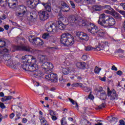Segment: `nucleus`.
Segmentation results:
<instances>
[{
	"label": "nucleus",
	"instance_id": "obj_1",
	"mask_svg": "<svg viewBox=\"0 0 125 125\" xmlns=\"http://www.w3.org/2000/svg\"><path fill=\"white\" fill-rule=\"evenodd\" d=\"M22 62L21 63V68L25 71L31 72L36 71L38 69V65L36 64L37 59L32 55H26L22 57Z\"/></svg>",
	"mask_w": 125,
	"mask_h": 125
},
{
	"label": "nucleus",
	"instance_id": "obj_2",
	"mask_svg": "<svg viewBox=\"0 0 125 125\" xmlns=\"http://www.w3.org/2000/svg\"><path fill=\"white\" fill-rule=\"evenodd\" d=\"M40 63H43L41 65L42 70L45 73H50L53 69V65L49 62H46L48 58L46 55H39L38 57Z\"/></svg>",
	"mask_w": 125,
	"mask_h": 125
},
{
	"label": "nucleus",
	"instance_id": "obj_3",
	"mask_svg": "<svg viewBox=\"0 0 125 125\" xmlns=\"http://www.w3.org/2000/svg\"><path fill=\"white\" fill-rule=\"evenodd\" d=\"M61 42L65 46H72L75 43V39L70 34L64 33L61 35Z\"/></svg>",
	"mask_w": 125,
	"mask_h": 125
},
{
	"label": "nucleus",
	"instance_id": "obj_4",
	"mask_svg": "<svg viewBox=\"0 0 125 125\" xmlns=\"http://www.w3.org/2000/svg\"><path fill=\"white\" fill-rule=\"evenodd\" d=\"M108 44H109L108 42L102 41L99 42V46H97L96 48H93V47H91V46H88L85 47L84 50L86 51H90V50H92L93 49H96L97 51H100V50H103L104 47L107 46Z\"/></svg>",
	"mask_w": 125,
	"mask_h": 125
},
{
	"label": "nucleus",
	"instance_id": "obj_5",
	"mask_svg": "<svg viewBox=\"0 0 125 125\" xmlns=\"http://www.w3.org/2000/svg\"><path fill=\"white\" fill-rule=\"evenodd\" d=\"M14 50H12V52H14L15 50H22V51H26L27 52H35L36 49L32 48L28 45H21V46L14 45L13 47Z\"/></svg>",
	"mask_w": 125,
	"mask_h": 125
},
{
	"label": "nucleus",
	"instance_id": "obj_6",
	"mask_svg": "<svg viewBox=\"0 0 125 125\" xmlns=\"http://www.w3.org/2000/svg\"><path fill=\"white\" fill-rule=\"evenodd\" d=\"M30 42L32 43L33 45L41 46L43 44V41L39 38L36 37L35 36L30 35L28 37Z\"/></svg>",
	"mask_w": 125,
	"mask_h": 125
},
{
	"label": "nucleus",
	"instance_id": "obj_7",
	"mask_svg": "<svg viewBox=\"0 0 125 125\" xmlns=\"http://www.w3.org/2000/svg\"><path fill=\"white\" fill-rule=\"evenodd\" d=\"M46 30L49 33L52 32L53 33H57L58 32V27L56 24L53 23L52 21H49L45 24V26Z\"/></svg>",
	"mask_w": 125,
	"mask_h": 125
},
{
	"label": "nucleus",
	"instance_id": "obj_8",
	"mask_svg": "<svg viewBox=\"0 0 125 125\" xmlns=\"http://www.w3.org/2000/svg\"><path fill=\"white\" fill-rule=\"evenodd\" d=\"M77 42H87L89 40V37L87 36V34L83 33V32L78 31L76 33Z\"/></svg>",
	"mask_w": 125,
	"mask_h": 125
},
{
	"label": "nucleus",
	"instance_id": "obj_9",
	"mask_svg": "<svg viewBox=\"0 0 125 125\" xmlns=\"http://www.w3.org/2000/svg\"><path fill=\"white\" fill-rule=\"evenodd\" d=\"M38 15L40 20H42V21H44V20H47V19L49 18V14L45 11H40L38 12Z\"/></svg>",
	"mask_w": 125,
	"mask_h": 125
},
{
	"label": "nucleus",
	"instance_id": "obj_10",
	"mask_svg": "<svg viewBox=\"0 0 125 125\" xmlns=\"http://www.w3.org/2000/svg\"><path fill=\"white\" fill-rule=\"evenodd\" d=\"M107 95L110 96V100L113 101L116 99H118V94L116 93V90L113 89L112 91L110 90V88L107 87Z\"/></svg>",
	"mask_w": 125,
	"mask_h": 125
},
{
	"label": "nucleus",
	"instance_id": "obj_11",
	"mask_svg": "<svg viewBox=\"0 0 125 125\" xmlns=\"http://www.w3.org/2000/svg\"><path fill=\"white\" fill-rule=\"evenodd\" d=\"M99 28L97 26L93 23H91L89 27H88V32L91 33L93 35H97Z\"/></svg>",
	"mask_w": 125,
	"mask_h": 125
},
{
	"label": "nucleus",
	"instance_id": "obj_12",
	"mask_svg": "<svg viewBox=\"0 0 125 125\" xmlns=\"http://www.w3.org/2000/svg\"><path fill=\"white\" fill-rule=\"evenodd\" d=\"M107 21V19H106V16L105 14H102L99 16V19L98 21V24L101 25V26H103L104 27L105 25H106V22Z\"/></svg>",
	"mask_w": 125,
	"mask_h": 125
},
{
	"label": "nucleus",
	"instance_id": "obj_13",
	"mask_svg": "<svg viewBox=\"0 0 125 125\" xmlns=\"http://www.w3.org/2000/svg\"><path fill=\"white\" fill-rule=\"evenodd\" d=\"M39 0H27L26 5L30 8H35L39 4Z\"/></svg>",
	"mask_w": 125,
	"mask_h": 125
},
{
	"label": "nucleus",
	"instance_id": "obj_14",
	"mask_svg": "<svg viewBox=\"0 0 125 125\" xmlns=\"http://www.w3.org/2000/svg\"><path fill=\"white\" fill-rule=\"evenodd\" d=\"M45 79L48 80V81H51L53 83L57 82L58 79L57 78V76L54 73H51L45 75Z\"/></svg>",
	"mask_w": 125,
	"mask_h": 125
},
{
	"label": "nucleus",
	"instance_id": "obj_15",
	"mask_svg": "<svg viewBox=\"0 0 125 125\" xmlns=\"http://www.w3.org/2000/svg\"><path fill=\"white\" fill-rule=\"evenodd\" d=\"M106 24H104V27L114 26L116 24V21L114 18L112 17H109L108 19H106Z\"/></svg>",
	"mask_w": 125,
	"mask_h": 125
},
{
	"label": "nucleus",
	"instance_id": "obj_16",
	"mask_svg": "<svg viewBox=\"0 0 125 125\" xmlns=\"http://www.w3.org/2000/svg\"><path fill=\"white\" fill-rule=\"evenodd\" d=\"M5 64L8 67L12 68V69H16V66H17L15 61H13V60L11 59L10 60L7 61V62Z\"/></svg>",
	"mask_w": 125,
	"mask_h": 125
},
{
	"label": "nucleus",
	"instance_id": "obj_17",
	"mask_svg": "<svg viewBox=\"0 0 125 125\" xmlns=\"http://www.w3.org/2000/svg\"><path fill=\"white\" fill-rule=\"evenodd\" d=\"M31 74L32 76L37 78H42L43 76L42 72L38 69L34 70Z\"/></svg>",
	"mask_w": 125,
	"mask_h": 125
},
{
	"label": "nucleus",
	"instance_id": "obj_18",
	"mask_svg": "<svg viewBox=\"0 0 125 125\" xmlns=\"http://www.w3.org/2000/svg\"><path fill=\"white\" fill-rule=\"evenodd\" d=\"M68 21L71 24H76V23H78V19H77L76 16L74 15L69 16L68 18Z\"/></svg>",
	"mask_w": 125,
	"mask_h": 125
},
{
	"label": "nucleus",
	"instance_id": "obj_19",
	"mask_svg": "<svg viewBox=\"0 0 125 125\" xmlns=\"http://www.w3.org/2000/svg\"><path fill=\"white\" fill-rule=\"evenodd\" d=\"M42 4L44 6L46 11H48V12H51V4L50 2H42Z\"/></svg>",
	"mask_w": 125,
	"mask_h": 125
},
{
	"label": "nucleus",
	"instance_id": "obj_20",
	"mask_svg": "<svg viewBox=\"0 0 125 125\" xmlns=\"http://www.w3.org/2000/svg\"><path fill=\"white\" fill-rule=\"evenodd\" d=\"M17 3V0H8L7 5L10 8H14Z\"/></svg>",
	"mask_w": 125,
	"mask_h": 125
},
{
	"label": "nucleus",
	"instance_id": "obj_21",
	"mask_svg": "<svg viewBox=\"0 0 125 125\" xmlns=\"http://www.w3.org/2000/svg\"><path fill=\"white\" fill-rule=\"evenodd\" d=\"M111 15L115 18V19H117V20H122V16L119 13L116 12L115 10H113L112 12Z\"/></svg>",
	"mask_w": 125,
	"mask_h": 125
},
{
	"label": "nucleus",
	"instance_id": "obj_22",
	"mask_svg": "<svg viewBox=\"0 0 125 125\" xmlns=\"http://www.w3.org/2000/svg\"><path fill=\"white\" fill-rule=\"evenodd\" d=\"M86 63L84 62H78L76 63V66L79 69H85Z\"/></svg>",
	"mask_w": 125,
	"mask_h": 125
},
{
	"label": "nucleus",
	"instance_id": "obj_23",
	"mask_svg": "<svg viewBox=\"0 0 125 125\" xmlns=\"http://www.w3.org/2000/svg\"><path fill=\"white\" fill-rule=\"evenodd\" d=\"M81 24H82L83 27L86 26L87 27H89L91 25V23L90 22L87 21L86 19H83L81 21Z\"/></svg>",
	"mask_w": 125,
	"mask_h": 125
},
{
	"label": "nucleus",
	"instance_id": "obj_24",
	"mask_svg": "<svg viewBox=\"0 0 125 125\" xmlns=\"http://www.w3.org/2000/svg\"><path fill=\"white\" fill-rule=\"evenodd\" d=\"M57 25H58V28L60 30H64L66 28V26L61 21H58Z\"/></svg>",
	"mask_w": 125,
	"mask_h": 125
},
{
	"label": "nucleus",
	"instance_id": "obj_25",
	"mask_svg": "<svg viewBox=\"0 0 125 125\" xmlns=\"http://www.w3.org/2000/svg\"><path fill=\"white\" fill-rule=\"evenodd\" d=\"M93 11H101L102 9V6L100 5H94L92 7Z\"/></svg>",
	"mask_w": 125,
	"mask_h": 125
},
{
	"label": "nucleus",
	"instance_id": "obj_26",
	"mask_svg": "<svg viewBox=\"0 0 125 125\" xmlns=\"http://www.w3.org/2000/svg\"><path fill=\"white\" fill-rule=\"evenodd\" d=\"M97 34L98 37L102 38V37H104V35H105V31L103 29H99L98 30Z\"/></svg>",
	"mask_w": 125,
	"mask_h": 125
},
{
	"label": "nucleus",
	"instance_id": "obj_27",
	"mask_svg": "<svg viewBox=\"0 0 125 125\" xmlns=\"http://www.w3.org/2000/svg\"><path fill=\"white\" fill-rule=\"evenodd\" d=\"M100 99H102V100H105V99L107 98V94H106V92L103 91L102 92L100 93Z\"/></svg>",
	"mask_w": 125,
	"mask_h": 125
},
{
	"label": "nucleus",
	"instance_id": "obj_28",
	"mask_svg": "<svg viewBox=\"0 0 125 125\" xmlns=\"http://www.w3.org/2000/svg\"><path fill=\"white\" fill-rule=\"evenodd\" d=\"M38 18V15L36 12L31 13H30V19L33 21H36Z\"/></svg>",
	"mask_w": 125,
	"mask_h": 125
},
{
	"label": "nucleus",
	"instance_id": "obj_29",
	"mask_svg": "<svg viewBox=\"0 0 125 125\" xmlns=\"http://www.w3.org/2000/svg\"><path fill=\"white\" fill-rule=\"evenodd\" d=\"M11 59V57L9 55L5 54L3 56V60L4 61L5 63H6L7 61Z\"/></svg>",
	"mask_w": 125,
	"mask_h": 125
},
{
	"label": "nucleus",
	"instance_id": "obj_30",
	"mask_svg": "<svg viewBox=\"0 0 125 125\" xmlns=\"http://www.w3.org/2000/svg\"><path fill=\"white\" fill-rule=\"evenodd\" d=\"M6 45V42L5 39L0 38V47H4Z\"/></svg>",
	"mask_w": 125,
	"mask_h": 125
},
{
	"label": "nucleus",
	"instance_id": "obj_31",
	"mask_svg": "<svg viewBox=\"0 0 125 125\" xmlns=\"http://www.w3.org/2000/svg\"><path fill=\"white\" fill-rule=\"evenodd\" d=\"M42 38L44 40L47 39V40H48L49 41H50V40H52V39H53V37H50L49 36V34L47 33H44V34H43V35L42 36Z\"/></svg>",
	"mask_w": 125,
	"mask_h": 125
},
{
	"label": "nucleus",
	"instance_id": "obj_32",
	"mask_svg": "<svg viewBox=\"0 0 125 125\" xmlns=\"http://www.w3.org/2000/svg\"><path fill=\"white\" fill-rule=\"evenodd\" d=\"M19 10L21 12H22L23 13H25L26 11H27V9L26 6H25L24 5H21L20 6V7L19 8Z\"/></svg>",
	"mask_w": 125,
	"mask_h": 125
},
{
	"label": "nucleus",
	"instance_id": "obj_33",
	"mask_svg": "<svg viewBox=\"0 0 125 125\" xmlns=\"http://www.w3.org/2000/svg\"><path fill=\"white\" fill-rule=\"evenodd\" d=\"M12 99V96H5L4 97L1 99V102H4L5 101H7Z\"/></svg>",
	"mask_w": 125,
	"mask_h": 125
},
{
	"label": "nucleus",
	"instance_id": "obj_34",
	"mask_svg": "<svg viewBox=\"0 0 125 125\" xmlns=\"http://www.w3.org/2000/svg\"><path fill=\"white\" fill-rule=\"evenodd\" d=\"M0 5L2 7H5L7 5V0H0Z\"/></svg>",
	"mask_w": 125,
	"mask_h": 125
},
{
	"label": "nucleus",
	"instance_id": "obj_35",
	"mask_svg": "<svg viewBox=\"0 0 125 125\" xmlns=\"http://www.w3.org/2000/svg\"><path fill=\"white\" fill-rule=\"evenodd\" d=\"M68 100H69L70 102H71V103H72V104H73V105H76L75 107L77 108V110H79V104H78V103H77V102H75V101H74V100H73L72 99H71L70 98H68Z\"/></svg>",
	"mask_w": 125,
	"mask_h": 125
},
{
	"label": "nucleus",
	"instance_id": "obj_36",
	"mask_svg": "<svg viewBox=\"0 0 125 125\" xmlns=\"http://www.w3.org/2000/svg\"><path fill=\"white\" fill-rule=\"evenodd\" d=\"M70 9H71V8H70L69 5H67L65 7H63V8H62V10L63 12H69V11H70Z\"/></svg>",
	"mask_w": 125,
	"mask_h": 125
},
{
	"label": "nucleus",
	"instance_id": "obj_37",
	"mask_svg": "<svg viewBox=\"0 0 125 125\" xmlns=\"http://www.w3.org/2000/svg\"><path fill=\"white\" fill-rule=\"evenodd\" d=\"M62 72L63 75H69V73H70V69H69V68H63Z\"/></svg>",
	"mask_w": 125,
	"mask_h": 125
},
{
	"label": "nucleus",
	"instance_id": "obj_38",
	"mask_svg": "<svg viewBox=\"0 0 125 125\" xmlns=\"http://www.w3.org/2000/svg\"><path fill=\"white\" fill-rule=\"evenodd\" d=\"M61 125H68V124H67V121L66 120L65 117H63L62 119L61 120Z\"/></svg>",
	"mask_w": 125,
	"mask_h": 125
},
{
	"label": "nucleus",
	"instance_id": "obj_39",
	"mask_svg": "<svg viewBox=\"0 0 125 125\" xmlns=\"http://www.w3.org/2000/svg\"><path fill=\"white\" fill-rule=\"evenodd\" d=\"M24 14H25V13H23L22 12L16 13V15L17 17H18V18H20V17H23V16H24Z\"/></svg>",
	"mask_w": 125,
	"mask_h": 125
},
{
	"label": "nucleus",
	"instance_id": "obj_40",
	"mask_svg": "<svg viewBox=\"0 0 125 125\" xmlns=\"http://www.w3.org/2000/svg\"><path fill=\"white\" fill-rule=\"evenodd\" d=\"M83 90L85 92H89V91H91V88L88 87L87 86H83Z\"/></svg>",
	"mask_w": 125,
	"mask_h": 125
},
{
	"label": "nucleus",
	"instance_id": "obj_41",
	"mask_svg": "<svg viewBox=\"0 0 125 125\" xmlns=\"http://www.w3.org/2000/svg\"><path fill=\"white\" fill-rule=\"evenodd\" d=\"M105 107H106V103H105V101L98 106L99 109H103V108H105Z\"/></svg>",
	"mask_w": 125,
	"mask_h": 125
},
{
	"label": "nucleus",
	"instance_id": "obj_42",
	"mask_svg": "<svg viewBox=\"0 0 125 125\" xmlns=\"http://www.w3.org/2000/svg\"><path fill=\"white\" fill-rule=\"evenodd\" d=\"M101 70V68H99L98 67L96 66L94 69V73H95V74H99V72H100Z\"/></svg>",
	"mask_w": 125,
	"mask_h": 125
},
{
	"label": "nucleus",
	"instance_id": "obj_43",
	"mask_svg": "<svg viewBox=\"0 0 125 125\" xmlns=\"http://www.w3.org/2000/svg\"><path fill=\"white\" fill-rule=\"evenodd\" d=\"M40 122L41 123V125H44V124H47V121L45 120V119L44 118L42 117L41 119H40Z\"/></svg>",
	"mask_w": 125,
	"mask_h": 125
},
{
	"label": "nucleus",
	"instance_id": "obj_44",
	"mask_svg": "<svg viewBox=\"0 0 125 125\" xmlns=\"http://www.w3.org/2000/svg\"><path fill=\"white\" fill-rule=\"evenodd\" d=\"M74 85L75 86H80L82 89H83V85L82 83H76Z\"/></svg>",
	"mask_w": 125,
	"mask_h": 125
},
{
	"label": "nucleus",
	"instance_id": "obj_45",
	"mask_svg": "<svg viewBox=\"0 0 125 125\" xmlns=\"http://www.w3.org/2000/svg\"><path fill=\"white\" fill-rule=\"evenodd\" d=\"M62 9L67 6L68 4L65 1H62L61 2Z\"/></svg>",
	"mask_w": 125,
	"mask_h": 125
},
{
	"label": "nucleus",
	"instance_id": "obj_46",
	"mask_svg": "<svg viewBox=\"0 0 125 125\" xmlns=\"http://www.w3.org/2000/svg\"><path fill=\"white\" fill-rule=\"evenodd\" d=\"M49 112L50 116H55V115H56V113L55 112L53 111V110H49Z\"/></svg>",
	"mask_w": 125,
	"mask_h": 125
},
{
	"label": "nucleus",
	"instance_id": "obj_47",
	"mask_svg": "<svg viewBox=\"0 0 125 125\" xmlns=\"http://www.w3.org/2000/svg\"><path fill=\"white\" fill-rule=\"evenodd\" d=\"M58 18L61 21H62L63 20V16H62V14H59V15H58Z\"/></svg>",
	"mask_w": 125,
	"mask_h": 125
},
{
	"label": "nucleus",
	"instance_id": "obj_48",
	"mask_svg": "<svg viewBox=\"0 0 125 125\" xmlns=\"http://www.w3.org/2000/svg\"><path fill=\"white\" fill-rule=\"evenodd\" d=\"M105 8H106V9H107L108 10H110L112 11V9H114L113 8H112L111 7V6L109 5H105L104 6Z\"/></svg>",
	"mask_w": 125,
	"mask_h": 125
},
{
	"label": "nucleus",
	"instance_id": "obj_49",
	"mask_svg": "<svg viewBox=\"0 0 125 125\" xmlns=\"http://www.w3.org/2000/svg\"><path fill=\"white\" fill-rule=\"evenodd\" d=\"M16 116L18 117V118H16L15 121H17V120H19V119H20L21 114L18 112H17Z\"/></svg>",
	"mask_w": 125,
	"mask_h": 125
},
{
	"label": "nucleus",
	"instance_id": "obj_50",
	"mask_svg": "<svg viewBox=\"0 0 125 125\" xmlns=\"http://www.w3.org/2000/svg\"><path fill=\"white\" fill-rule=\"evenodd\" d=\"M70 3L72 8H76V5L75 4V3H74V1H70Z\"/></svg>",
	"mask_w": 125,
	"mask_h": 125
},
{
	"label": "nucleus",
	"instance_id": "obj_51",
	"mask_svg": "<svg viewBox=\"0 0 125 125\" xmlns=\"http://www.w3.org/2000/svg\"><path fill=\"white\" fill-rule=\"evenodd\" d=\"M0 108H1V109H5L6 108L5 105H4V104L0 102Z\"/></svg>",
	"mask_w": 125,
	"mask_h": 125
},
{
	"label": "nucleus",
	"instance_id": "obj_52",
	"mask_svg": "<svg viewBox=\"0 0 125 125\" xmlns=\"http://www.w3.org/2000/svg\"><path fill=\"white\" fill-rule=\"evenodd\" d=\"M118 12L120 13V14H122V15H124L125 16V11L121 10H118Z\"/></svg>",
	"mask_w": 125,
	"mask_h": 125
},
{
	"label": "nucleus",
	"instance_id": "obj_53",
	"mask_svg": "<svg viewBox=\"0 0 125 125\" xmlns=\"http://www.w3.org/2000/svg\"><path fill=\"white\" fill-rule=\"evenodd\" d=\"M113 10H114V9H112V11L111 10H105V13H107V14H110V15H112V12L113 11Z\"/></svg>",
	"mask_w": 125,
	"mask_h": 125
},
{
	"label": "nucleus",
	"instance_id": "obj_54",
	"mask_svg": "<svg viewBox=\"0 0 125 125\" xmlns=\"http://www.w3.org/2000/svg\"><path fill=\"white\" fill-rule=\"evenodd\" d=\"M82 59L84 61H85V60L86 59H87V56L85 55H83L82 57Z\"/></svg>",
	"mask_w": 125,
	"mask_h": 125
},
{
	"label": "nucleus",
	"instance_id": "obj_55",
	"mask_svg": "<svg viewBox=\"0 0 125 125\" xmlns=\"http://www.w3.org/2000/svg\"><path fill=\"white\" fill-rule=\"evenodd\" d=\"M99 79L102 81V82H106V77H104L103 78L99 77Z\"/></svg>",
	"mask_w": 125,
	"mask_h": 125
},
{
	"label": "nucleus",
	"instance_id": "obj_56",
	"mask_svg": "<svg viewBox=\"0 0 125 125\" xmlns=\"http://www.w3.org/2000/svg\"><path fill=\"white\" fill-rule=\"evenodd\" d=\"M9 51H10V49H7V48L3 49V52H9Z\"/></svg>",
	"mask_w": 125,
	"mask_h": 125
},
{
	"label": "nucleus",
	"instance_id": "obj_57",
	"mask_svg": "<svg viewBox=\"0 0 125 125\" xmlns=\"http://www.w3.org/2000/svg\"><path fill=\"white\" fill-rule=\"evenodd\" d=\"M117 75H118V76H122L123 75V72L121 70H119L116 73Z\"/></svg>",
	"mask_w": 125,
	"mask_h": 125
},
{
	"label": "nucleus",
	"instance_id": "obj_58",
	"mask_svg": "<svg viewBox=\"0 0 125 125\" xmlns=\"http://www.w3.org/2000/svg\"><path fill=\"white\" fill-rule=\"evenodd\" d=\"M111 70L113 71H118V68L115 65H113L111 67Z\"/></svg>",
	"mask_w": 125,
	"mask_h": 125
},
{
	"label": "nucleus",
	"instance_id": "obj_59",
	"mask_svg": "<svg viewBox=\"0 0 125 125\" xmlns=\"http://www.w3.org/2000/svg\"><path fill=\"white\" fill-rule=\"evenodd\" d=\"M119 123L121 125H125V121L123 120H120Z\"/></svg>",
	"mask_w": 125,
	"mask_h": 125
},
{
	"label": "nucleus",
	"instance_id": "obj_60",
	"mask_svg": "<svg viewBox=\"0 0 125 125\" xmlns=\"http://www.w3.org/2000/svg\"><path fill=\"white\" fill-rule=\"evenodd\" d=\"M4 28L5 29V30H6L7 31V30H8V29H9V25L8 24H6L4 26Z\"/></svg>",
	"mask_w": 125,
	"mask_h": 125
},
{
	"label": "nucleus",
	"instance_id": "obj_61",
	"mask_svg": "<svg viewBox=\"0 0 125 125\" xmlns=\"http://www.w3.org/2000/svg\"><path fill=\"white\" fill-rule=\"evenodd\" d=\"M88 98L89 99H91V100H92L93 99H94V97L93 96V95L90 94L88 96Z\"/></svg>",
	"mask_w": 125,
	"mask_h": 125
},
{
	"label": "nucleus",
	"instance_id": "obj_62",
	"mask_svg": "<svg viewBox=\"0 0 125 125\" xmlns=\"http://www.w3.org/2000/svg\"><path fill=\"white\" fill-rule=\"evenodd\" d=\"M51 119L53 121H56V120H57V117H56V116L53 115L51 117Z\"/></svg>",
	"mask_w": 125,
	"mask_h": 125
},
{
	"label": "nucleus",
	"instance_id": "obj_63",
	"mask_svg": "<svg viewBox=\"0 0 125 125\" xmlns=\"http://www.w3.org/2000/svg\"><path fill=\"white\" fill-rule=\"evenodd\" d=\"M120 5L121 6H122L124 10H125V3H121Z\"/></svg>",
	"mask_w": 125,
	"mask_h": 125
},
{
	"label": "nucleus",
	"instance_id": "obj_64",
	"mask_svg": "<svg viewBox=\"0 0 125 125\" xmlns=\"http://www.w3.org/2000/svg\"><path fill=\"white\" fill-rule=\"evenodd\" d=\"M27 122H28V119H27L26 118H23L22 119L23 124H26V123H27Z\"/></svg>",
	"mask_w": 125,
	"mask_h": 125
}]
</instances>
